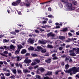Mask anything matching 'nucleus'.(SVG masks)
<instances>
[{
    "label": "nucleus",
    "instance_id": "f257e3e1",
    "mask_svg": "<svg viewBox=\"0 0 79 79\" xmlns=\"http://www.w3.org/2000/svg\"><path fill=\"white\" fill-rule=\"evenodd\" d=\"M65 73H70L71 75H73V74H76V73L79 72V68L77 69L76 67H74L73 68L70 69L68 70H64Z\"/></svg>",
    "mask_w": 79,
    "mask_h": 79
},
{
    "label": "nucleus",
    "instance_id": "79ce46f5",
    "mask_svg": "<svg viewBox=\"0 0 79 79\" xmlns=\"http://www.w3.org/2000/svg\"><path fill=\"white\" fill-rule=\"evenodd\" d=\"M52 59L54 60H57L58 59V58L56 56H55Z\"/></svg>",
    "mask_w": 79,
    "mask_h": 79
},
{
    "label": "nucleus",
    "instance_id": "a211bd4d",
    "mask_svg": "<svg viewBox=\"0 0 79 79\" xmlns=\"http://www.w3.org/2000/svg\"><path fill=\"white\" fill-rule=\"evenodd\" d=\"M35 77L37 79H43V78H41V77H40V76H39V75H35Z\"/></svg>",
    "mask_w": 79,
    "mask_h": 79
},
{
    "label": "nucleus",
    "instance_id": "393cba45",
    "mask_svg": "<svg viewBox=\"0 0 79 79\" xmlns=\"http://www.w3.org/2000/svg\"><path fill=\"white\" fill-rule=\"evenodd\" d=\"M68 28H63L62 30H61V31H64L65 32V31H68Z\"/></svg>",
    "mask_w": 79,
    "mask_h": 79
},
{
    "label": "nucleus",
    "instance_id": "69168bd1",
    "mask_svg": "<svg viewBox=\"0 0 79 79\" xmlns=\"http://www.w3.org/2000/svg\"><path fill=\"white\" fill-rule=\"evenodd\" d=\"M3 63L5 64H8V63H7V62H6V61H4L3 62Z\"/></svg>",
    "mask_w": 79,
    "mask_h": 79
},
{
    "label": "nucleus",
    "instance_id": "58836bf2",
    "mask_svg": "<svg viewBox=\"0 0 79 79\" xmlns=\"http://www.w3.org/2000/svg\"><path fill=\"white\" fill-rule=\"evenodd\" d=\"M11 73H4V74L5 76H9L10 75V74Z\"/></svg>",
    "mask_w": 79,
    "mask_h": 79
},
{
    "label": "nucleus",
    "instance_id": "603ef678",
    "mask_svg": "<svg viewBox=\"0 0 79 79\" xmlns=\"http://www.w3.org/2000/svg\"><path fill=\"white\" fill-rule=\"evenodd\" d=\"M3 64V61H0V65L1 66H2V64Z\"/></svg>",
    "mask_w": 79,
    "mask_h": 79
},
{
    "label": "nucleus",
    "instance_id": "f8f14e48",
    "mask_svg": "<svg viewBox=\"0 0 79 79\" xmlns=\"http://www.w3.org/2000/svg\"><path fill=\"white\" fill-rule=\"evenodd\" d=\"M15 46H13V45H10V49L11 50H15Z\"/></svg>",
    "mask_w": 79,
    "mask_h": 79
},
{
    "label": "nucleus",
    "instance_id": "5fc2aeb1",
    "mask_svg": "<svg viewBox=\"0 0 79 79\" xmlns=\"http://www.w3.org/2000/svg\"><path fill=\"white\" fill-rule=\"evenodd\" d=\"M39 29L41 32H43V31H45V30L42 29V28H40Z\"/></svg>",
    "mask_w": 79,
    "mask_h": 79
},
{
    "label": "nucleus",
    "instance_id": "13d9d810",
    "mask_svg": "<svg viewBox=\"0 0 79 79\" xmlns=\"http://www.w3.org/2000/svg\"><path fill=\"white\" fill-rule=\"evenodd\" d=\"M31 55H32V56H36V54L33 53H32Z\"/></svg>",
    "mask_w": 79,
    "mask_h": 79
},
{
    "label": "nucleus",
    "instance_id": "2eb2a0df",
    "mask_svg": "<svg viewBox=\"0 0 79 79\" xmlns=\"http://www.w3.org/2000/svg\"><path fill=\"white\" fill-rule=\"evenodd\" d=\"M19 51H20V50L19 49H18L17 50H16L15 52V55H17L19 53Z\"/></svg>",
    "mask_w": 79,
    "mask_h": 79
},
{
    "label": "nucleus",
    "instance_id": "5701e85b",
    "mask_svg": "<svg viewBox=\"0 0 79 79\" xmlns=\"http://www.w3.org/2000/svg\"><path fill=\"white\" fill-rule=\"evenodd\" d=\"M23 72L25 73H30V71L27 69H24L23 70Z\"/></svg>",
    "mask_w": 79,
    "mask_h": 79
},
{
    "label": "nucleus",
    "instance_id": "4be33fe9",
    "mask_svg": "<svg viewBox=\"0 0 79 79\" xmlns=\"http://www.w3.org/2000/svg\"><path fill=\"white\" fill-rule=\"evenodd\" d=\"M29 50H34V48L33 47L30 46L28 48Z\"/></svg>",
    "mask_w": 79,
    "mask_h": 79
},
{
    "label": "nucleus",
    "instance_id": "864d4df0",
    "mask_svg": "<svg viewBox=\"0 0 79 79\" xmlns=\"http://www.w3.org/2000/svg\"><path fill=\"white\" fill-rule=\"evenodd\" d=\"M73 3L74 5H76L77 4V2H76V1H73Z\"/></svg>",
    "mask_w": 79,
    "mask_h": 79
},
{
    "label": "nucleus",
    "instance_id": "0eeeda50",
    "mask_svg": "<svg viewBox=\"0 0 79 79\" xmlns=\"http://www.w3.org/2000/svg\"><path fill=\"white\" fill-rule=\"evenodd\" d=\"M28 42L29 43H30L31 44L34 43V41H33V40H32L31 38H29L28 40H27Z\"/></svg>",
    "mask_w": 79,
    "mask_h": 79
},
{
    "label": "nucleus",
    "instance_id": "774afa93",
    "mask_svg": "<svg viewBox=\"0 0 79 79\" xmlns=\"http://www.w3.org/2000/svg\"><path fill=\"white\" fill-rule=\"evenodd\" d=\"M1 78L2 79H5V77L4 76H2Z\"/></svg>",
    "mask_w": 79,
    "mask_h": 79
},
{
    "label": "nucleus",
    "instance_id": "338daca9",
    "mask_svg": "<svg viewBox=\"0 0 79 79\" xmlns=\"http://www.w3.org/2000/svg\"><path fill=\"white\" fill-rule=\"evenodd\" d=\"M68 34L69 35V36H72V34L71 33H69Z\"/></svg>",
    "mask_w": 79,
    "mask_h": 79
},
{
    "label": "nucleus",
    "instance_id": "c03bdc74",
    "mask_svg": "<svg viewBox=\"0 0 79 79\" xmlns=\"http://www.w3.org/2000/svg\"><path fill=\"white\" fill-rule=\"evenodd\" d=\"M28 69H30V70H32L33 69V67H31L30 66L28 68Z\"/></svg>",
    "mask_w": 79,
    "mask_h": 79
},
{
    "label": "nucleus",
    "instance_id": "dca6fc26",
    "mask_svg": "<svg viewBox=\"0 0 79 79\" xmlns=\"http://www.w3.org/2000/svg\"><path fill=\"white\" fill-rule=\"evenodd\" d=\"M75 51V48H73L72 50H69V53H74Z\"/></svg>",
    "mask_w": 79,
    "mask_h": 79
},
{
    "label": "nucleus",
    "instance_id": "2f4dec72",
    "mask_svg": "<svg viewBox=\"0 0 79 79\" xmlns=\"http://www.w3.org/2000/svg\"><path fill=\"white\" fill-rule=\"evenodd\" d=\"M17 72L19 74H22V72H21V70L19 69H17Z\"/></svg>",
    "mask_w": 79,
    "mask_h": 79
},
{
    "label": "nucleus",
    "instance_id": "473e14b6",
    "mask_svg": "<svg viewBox=\"0 0 79 79\" xmlns=\"http://www.w3.org/2000/svg\"><path fill=\"white\" fill-rule=\"evenodd\" d=\"M12 5H13V6H17V5H18V4H17L16 2H14L12 3Z\"/></svg>",
    "mask_w": 79,
    "mask_h": 79
},
{
    "label": "nucleus",
    "instance_id": "e2e57ef3",
    "mask_svg": "<svg viewBox=\"0 0 79 79\" xmlns=\"http://www.w3.org/2000/svg\"><path fill=\"white\" fill-rule=\"evenodd\" d=\"M45 23H47V21H44L42 22L43 24H45Z\"/></svg>",
    "mask_w": 79,
    "mask_h": 79
},
{
    "label": "nucleus",
    "instance_id": "a19ab883",
    "mask_svg": "<svg viewBox=\"0 0 79 79\" xmlns=\"http://www.w3.org/2000/svg\"><path fill=\"white\" fill-rule=\"evenodd\" d=\"M10 78H11V79H15V75H13L12 76L10 77Z\"/></svg>",
    "mask_w": 79,
    "mask_h": 79
},
{
    "label": "nucleus",
    "instance_id": "e433bc0d",
    "mask_svg": "<svg viewBox=\"0 0 79 79\" xmlns=\"http://www.w3.org/2000/svg\"><path fill=\"white\" fill-rule=\"evenodd\" d=\"M47 47H48V48H52L53 47V46H52V45H50L49 44H48L47 45Z\"/></svg>",
    "mask_w": 79,
    "mask_h": 79
},
{
    "label": "nucleus",
    "instance_id": "1a4fd4ad",
    "mask_svg": "<svg viewBox=\"0 0 79 79\" xmlns=\"http://www.w3.org/2000/svg\"><path fill=\"white\" fill-rule=\"evenodd\" d=\"M34 61L37 62V63H40V60L38 59H35L34 60Z\"/></svg>",
    "mask_w": 79,
    "mask_h": 79
},
{
    "label": "nucleus",
    "instance_id": "09e8293b",
    "mask_svg": "<svg viewBox=\"0 0 79 79\" xmlns=\"http://www.w3.org/2000/svg\"><path fill=\"white\" fill-rule=\"evenodd\" d=\"M10 64L11 66L12 67L14 66V64L12 63V62H10Z\"/></svg>",
    "mask_w": 79,
    "mask_h": 79
},
{
    "label": "nucleus",
    "instance_id": "7ed1b4c3",
    "mask_svg": "<svg viewBox=\"0 0 79 79\" xmlns=\"http://www.w3.org/2000/svg\"><path fill=\"white\" fill-rule=\"evenodd\" d=\"M65 7L68 10H73L72 9V4L71 3H68L67 6H65Z\"/></svg>",
    "mask_w": 79,
    "mask_h": 79
},
{
    "label": "nucleus",
    "instance_id": "cd10ccee",
    "mask_svg": "<svg viewBox=\"0 0 79 79\" xmlns=\"http://www.w3.org/2000/svg\"><path fill=\"white\" fill-rule=\"evenodd\" d=\"M12 71L13 73L15 74H16V69H13Z\"/></svg>",
    "mask_w": 79,
    "mask_h": 79
},
{
    "label": "nucleus",
    "instance_id": "4468645a",
    "mask_svg": "<svg viewBox=\"0 0 79 79\" xmlns=\"http://www.w3.org/2000/svg\"><path fill=\"white\" fill-rule=\"evenodd\" d=\"M75 52L76 54H79V48L76 49L75 48Z\"/></svg>",
    "mask_w": 79,
    "mask_h": 79
},
{
    "label": "nucleus",
    "instance_id": "c756f323",
    "mask_svg": "<svg viewBox=\"0 0 79 79\" xmlns=\"http://www.w3.org/2000/svg\"><path fill=\"white\" fill-rule=\"evenodd\" d=\"M19 32V31L18 30H15V31L14 32V34L16 35V33H18Z\"/></svg>",
    "mask_w": 79,
    "mask_h": 79
},
{
    "label": "nucleus",
    "instance_id": "f03ea898",
    "mask_svg": "<svg viewBox=\"0 0 79 79\" xmlns=\"http://www.w3.org/2000/svg\"><path fill=\"white\" fill-rule=\"evenodd\" d=\"M24 63H26L27 64V65L29 66L30 65V63H31V60H30V59H28V58H26L24 60Z\"/></svg>",
    "mask_w": 79,
    "mask_h": 79
},
{
    "label": "nucleus",
    "instance_id": "f704fd0d",
    "mask_svg": "<svg viewBox=\"0 0 79 79\" xmlns=\"http://www.w3.org/2000/svg\"><path fill=\"white\" fill-rule=\"evenodd\" d=\"M46 51L45 49H43L41 51V53H45L46 52Z\"/></svg>",
    "mask_w": 79,
    "mask_h": 79
},
{
    "label": "nucleus",
    "instance_id": "4d7b16f0",
    "mask_svg": "<svg viewBox=\"0 0 79 79\" xmlns=\"http://www.w3.org/2000/svg\"><path fill=\"white\" fill-rule=\"evenodd\" d=\"M62 50H63V47H60L59 48V50L61 51Z\"/></svg>",
    "mask_w": 79,
    "mask_h": 79
},
{
    "label": "nucleus",
    "instance_id": "6ab92c4d",
    "mask_svg": "<svg viewBox=\"0 0 79 79\" xmlns=\"http://www.w3.org/2000/svg\"><path fill=\"white\" fill-rule=\"evenodd\" d=\"M26 52V49H23L22 50L21 52V53L22 54H24Z\"/></svg>",
    "mask_w": 79,
    "mask_h": 79
},
{
    "label": "nucleus",
    "instance_id": "c9c22d12",
    "mask_svg": "<svg viewBox=\"0 0 79 79\" xmlns=\"http://www.w3.org/2000/svg\"><path fill=\"white\" fill-rule=\"evenodd\" d=\"M20 2H21V0H18L16 1V3H17V4L18 5L20 3Z\"/></svg>",
    "mask_w": 79,
    "mask_h": 79
},
{
    "label": "nucleus",
    "instance_id": "9d476101",
    "mask_svg": "<svg viewBox=\"0 0 79 79\" xmlns=\"http://www.w3.org/2000/svg\"><path fill=\"white\" fill-rule=\"evenodd\" d=\"M37 64V63L35 61H34V60H33V62L31 64V66H34V65H35Z\"/></svg>",
    "mask_w": 79,
    "mask_h": 79
},
{
    "label": "nucleus",
    "instance_id": "49530a36",
    "mask_svg": "<svg viewBox=\"0 0 79 79\" xmlns=\"http://www.w3.org/2000/svg\"><path fill=\"white\" fill-rule=\"evenodd\" d=\"M69 68V65L68 64H66L65 65V69H68Z\"/></svg>",
    "mask_w": 79,
    "mask_h": 79
},
{
    "label": "nucleus",
    "instance_id": "6e6d98bb",
    "mask_svg": "<svg viewBox=\"0 0 79 79\" xmlns=\"http://www.w3.org/2000/svg\"><path fill=\"white\" fill-rule=\"evenodd\" d=\"M59 6L60 8H62V7H63V5H62L61 3L59 4Z\"/></svg>",
    "mask_w": 79,
    "mask_h": 79
},
{
    "label": "nucleus",
    "instance_id": "c85d7f7f",
    "mask_svg": "<svg viewBox=\"0 0 79 79\" xmlns=\"http://www.w3.org/2000/svg\"><path fill=\"white\" fill-rule=\"evenodd\" d=\"M9 40H6V39H4L3 42L4 43H5V42H9Z\"/></svg>",
    "mask_w": 79,
    "mask_h": 79
},
{
    "label": "nucleus",
    "instance_id": "6e6552de",
    "mask_svg": "<svg viewBox=\"0 0 79 79\" xmlns=\"http://www.w3.org/2000/svg\"><path fill=\"white\" fill-rule=\"evenodd\" d=\"M47 36H48V37H50V36H52V37H53L55 36V34H53L52 32H50L47 34Z\"/></svg>",
    "mask_w": 79,
    "mask_h": 79
},
{
    "label": "nucleus",
    "instance_id": "72a5a7b5",
    "mask_svg": "<svg viewBox=\"0 0 79 79\" xmlns=\"http://www.w3.org/2000/svg\"><path fill=\"white\" fill-rule=\"evenodd\" d=\"M40 71L41 72H44L45 70L44 69V68H41L40 69Z\"/></svg>",
    "mask_w": 79,
    "mask_h": 79
},
{
    "label": "nucleus",
    "instance_id": "423d86ee",
    "mask_svg": "<svg viewBox=\"0 0 79 79\" xmlns=\"http://www.w3.org/2000/svg\"><path fill=\"white\" fill-rule=\"evenodd\" d=\"M30 2H31L30 0H27L26 2V6H29V5H30Z\"/></svg>",
    "mask_w": 79,
    "mask_h": 79
},
{
    "label": "nucleus",
    "instance_id": "ddd939ff",
    "mask_svg": "<svg viewBox=\"0 0 79 79\" xmlns=\"http://www.w3.org/2000/svg\"><path fill=\"white\" fill-rule=\"evenodd\" d=\"M45 61L48 63H50L51 62V59L50 58L48 59L47 60H45Z\"/></svg>",
    "mask_w": 79,
    "mask_h": 79
},
{
    "label": "nucleus",
    "instance_id": "b1692460",
    "mask_svg": "<svg viewBox=\"0 0 79 79\" xmlns=\"http://www.w3.org/2000/svg\"><path fill=\"white\" fill-rule=\"evenodd\" d=\"M52 73L51 72H48L45 75L47 76V75H48L49 76H50L52 75Z\"/></svg>",
    "mask_w": 79,
    "mask_h": 79
},
{
    "label": "nucleus",
    "instance_id": "9b49d317",
    "mask_svg": "<svg viewBox=\"0 0 79 79\" xmlns=\"http://www.w3.org/2000/svg\"><path fill=\"white\" fill-rule=\"evenodd\" d=\"M37 49L38 50L37 51H38V52H40V51L42 50V48L40 46H38L37 47Z\"/></svg>",
    "mask_w": 79,
    "mask_h": 79
},
{
    "label": "nucleus",
    "instance_id": "8fccbe9b",
    "mask_svg": "<svg viewBox=\"0 0 79 79\" xmlns=\"http://www.w3.org/2000/svg\"><path fill=\"white\" fill-rule=\"evenodd\" d=\"M15 41H16V40H11V42L14 44L15 43Z\"/></svg>",
    "mask_w": 79,
    "mask_h": 79
},
{
    "label": "nucleus",
    "instance_id": "ea45409f",
    "mask_svg": "<svg viewBox=\"0 0 79 79\" xmlns=\"http://www.w3.org/2000/svg\"><path fill=\"white\" fill-rule=\"evenodd\" d=\"M3 48H5L6 49H8L9 48V47H6V46H3Z\"/></svg>",
    "mask_w": 79,
    "mask_h": 79
},
{
    "label": "nucleus",
    "instance_id": "412c9836",
    "mask_svg": "<svg viewBox=\"0 0 79 79\" xmlns=\"http://www.w3.org/2000/svg\"><path fill=\"white\" fill-rule=\"evenodd\" d=\"M59 38L61 40H63V39H65V36H59Z\"/></svg>",
    "mask_w": 79,
    "mask_h": 79
},
{
    "label": "nucleus",
    "instance_id": "3c124183",
    "mask_svg": "<svg viewBox=\"0 0 79 79\" xmlns=\"http://www.w3.org/2000/svg\"><path fill=\"white\" fill-rule=\"evenodd\" d=\"M22 44L23 45H25V44H26V42L24 41H23V42H22Z\"/></svg>",
    "mask_w": 79,
    "mask_h": 79
},
{
    "label": "nucleus",
    "instance_id": "680f3d73",
    "mask_svg": "<svg viewBox=\"0 0 79 79\" xmlns=\"http://www.w3.org/2000/svg\"><path fill=\"white\" fill-rule=\"evenodd\" d=\"M19 66L21 68H22V64H19Z\"/></svg>",
    "mask_w": 79,
    "mask_h": 79
},
{
    "label": "nucleus",
    "instance_id": "a878e982",
    "mask_svg": "<svg viewBox=\"0 0 79 79\" xmlns=\"http://www.w3.org/2000/svg\"><path fill=\"white\" fill-rule=\"evenodd\" d=\"M41 27L42 28H45V27H51L47 25H45V26H42Z\"/></svg>",
    "mask_w": 79,
    "mask_h": 79
},
{
    "label": "nucleus",
    "instance_id": "7c9ffc66",
    "mask_svg": "<svg viewBox=\"0 0 79 79\" xmlns=\"http://www.w3.org/2000/svg\"><path fill=\"white\" fill-rule=\"evenodd\" d=\"M16 58H17V61H20L21 60V57L19 56H17Z\"/></svg>",
    "mask_w": 79,
    "mask_h": 79
},
{
    "label": "nucleus",
    "instance_id": "de8ad7c7",
    "mask_svg": "<svg viewBox=\"0 0 79 79\" xmlns=\"http://www.w3.org/2000/svg\"><path fill=\"white\" fill-rule=\"evenodd\" d=\"M70 39H71L68 38V40H66V42H70V41H71V40H70Z\"/></svg>",
    "mask_w": 79,
    "mask_h": 79
},
{
    "label": "nucleus",
    "instance_id": "0e129e2a",
    "mask_svg": "<svg viewBox=\"0 0 79 79\" xmlns=\"http://www.w3.org/2000/svg\"><path fill=\"white\" fill-rule=\"evenodd\" d=\"M62 2H63L64 3H67V2H66L64 0H62Z\"/></svg>",
    "mask_w": 79,
    "mask_h": 79
},
{
    "label": "nucleus",
    "instance_id": "bf43d9fd",
    "mask_svg": "<svg viewBox=\"0 0 79 79\" xmlns=\"http://www.w3.org/2000/svg\"><path fill=\"white\" fill-rule=\"evenodd\" d=\"M35 32H36V33H39V30H35Z\"/></svg>",
    "mask_w": 79,
    "mask_h": 79
},
{
    "label": "nucleus",
    "instance_id": "4c0bfd02",
    "mask_svg": "<svg viewBox=\"0 0 79 79\" xmlns=\"http://www.w3.org/2000/svg\"><path fill=\"white\" fill-rule=\"evenodd\" d=\"M61 70H57L56 72H55L56 74V75L58 74V73H59V72H61Z\"/></svg>",
    "mask_w": 79,
    "mask_h": 79
},
{
    "label": "nucleus",
    "instance_id": "f3484780",
    "mask_svg": "<svg viewBox=\"0 0 79 79\" xmlns=\"http://www.w3.org/2000/svg\"><path fill=\"white\" fill-rule=\"evenodd\" d=\"M17 47H18V49H19V50H20V49L23 48V46H22L20 44H19L18 45H17Z\"/></svg>",
    "mask_w": 79,
    "mask_h": 79
},
{
    "label": "nucleus",
    "instance_id": "37998d69",
    "mask_svg": "<svg viewBox=\"0 0 79 79\" xmlns=\"http://www.w3.org/2000/svg\"><path fill=\"white\" fill-rule=\"evenodd\" d=\"M48 17L50 18H53V16L51 15H48Z\"/></svg>",
    "mask_w": 79,
    "mask_h": 79
},
{
    "label": "nucleus",
    "instance_id": "bb28decb",
    "mask_svg": "<svg viewBox=\"0 0 79 79\" xmlns=\"http://www.w3.org/2000/svg\"><path fill=\"white\" fill-rule=\"evenodd\" d=\"M56 25H57L56 27V28H60V27H59V23H56Z\"/></svg>",
    "mask_w": 79,
    "mask_h": 79
},
{
    "label": "nucleus",
    "instance_id": "20e7f679",
    "mask_svg": "<svg viewBox=\"0 0 79 79\" xmlns=\"http://www.w3.org/2000/svg\"><path fill=\"white\" fill-rule=\"evenodd\" d=\"M8 52L7 51H5L3 52V53H0V55L2 56H6V57H7L8 56L6 55H8Z\"/></svg>",
    "mask_w": 79,
    "mask_h": 79
},
{
    "label": "nucleus",
    "instance_id": "39448f33",
    "mask_svg": "<svg viewBox=\"0 0 79 79\" xmlns=\"http://www.w3.org/2000/svg\"><path fill=\"white\" fill-rule=\"evenodd\" d=\"M47 43V41L46 40H44L43 41L39 40V44H45Z\"/></svg>",
    "mask_w": 79,
    "mask_h": 79
},
{
    "label": "nucleus",
    "instance_id": "052dcab7",
    "mask_svg": "<svg viewBox=\"0 0 79 79\" xmlns=\"http://www.w3.org/2000/svg\"><path fill=\"white\" fill-rule=\"evenodd\" d=\"M52 52L56 53V52H57V50H53L52 51Z\"/></svg>",
    "mask_w": 79,
    "mask_h": 79
},
{
    "label": "nucleus",
    "instance_id": "a18cd8bd",
    "mask_svg": "<svg viewBox=\"0 0 79 79\" xmlns=\"http://www.w3.org/2000/svg\"><path fill=\"white\" fill-rule=\"evenodd\" d=\"M70 40H71V41H72V40H77V38H74V39L73 38H72L71 39H70Z\"/></svg>",
    "mask_w": 79,
    "mask_h": 79
},
{
    "label": "nucleus",
    "instance_id": "aec40b11",
    "mask_svg": "<svg viewBox=\"0 0 79 79\" xmlns=\"http://www.w3.org/2000/svg\"><path fill=\"white\" fill-rule=\"evenodd\" d=\"M69 55L70 56H76V54L75 53H70L69 54Z\"/></svg>",
    "mask_w": 79,
    "mask_h": 79
}]
</instances>
